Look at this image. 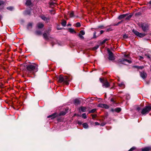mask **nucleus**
Listing matches in <instances>:
<instances>
[{"mask_svg": "<svg viewBox=\"0 0 151 151\" xmlns=\"http://www.w3.org/2000/svg\"><path fill=\"white\" fill-rule=\"evenodd\" d=\"M137 68L139 69H142L144 68L143 66H138Z\"/></svg>", "mask_w": 151, "mask_h": 151, "instance_id": "obj_44", "label": "nucleus"}, {"mask_svg": "<svg viewBox=\"0 0 151 151\" xmlns=\"http://www.w3.org/2000/svg\"><path fill=\"white\" fill-rule=\"evenodd\" d=\"M65 18L66 19H68V18L66 17V15L65 16Z\"/></svg>", "mask_w": 151, "mask_h": 151, "instance_id": "obj_57", "label": "nucleus"}, {"mask_svg": "<svg viewBox=\"0 0 151 151\" xmlns=\"http://www.w3.org/2000/svg\"><path fill=\"white\" fill-rule=\"evenodd\" d=\"M86 107L81 106L80 108L81 111L83 112H85L86 111Z\"/></svg>", "mask_w": 151, "mask_h": 151, "instance_id": "obj_18", "label": "nucleus"}, {"mask_svg": "<svg viewBox=\"0 0 151 151\" xmlns=\"http://www.w3.org/2000/svg\"><path fill=\"white\" fill-rule=\"evenodd\" d=\"M49 32L48 31L45 32L43 35L44 38L46 40H48L49 39Z\"/></svg>", "mask_w": 151, "mask_h": 151, "instance_id": "obj_8", "label": "nucleus"}, {"mask_svg": "<svg viewBox=\"0 0 151 151\" xmlns=\"http://www.w3.org/2000/svg\"><path fill=\"white\" fill-rule=\"evenodd\" d=\"M126 62H127L129 63H130L132 62L130 60L127 59H124L122 60H119L117 63L119 65L120 64H126Z\"/></svg>", "mask_w": 151, "mask_h": 151, "instance_id": "obj_4", "label": "nucleus"}, {"mask_svg": "<svg viewBox=\"0 0 151 151\" xmlns=\"http://www.w3.org/2000/svg\"><path fill=\"white\" fill-rule=\"evenodd\" d=\"M99 80H100V82L102 83H103V82H104V80L103 79L101 78H100Z\"/></svg>", "mask_w": 151, "mask_h": 151, "instance_id": "obj_43", "label": "nucleus"}, {"mask_svg": "<svg viewBox=\"0 0 151 151\" xmlns=\"http://www.w3.org/2000/svg\"><path fill=\"white\" fill-rule=\"evenodd\" d=\"M91 116H92V118L93 119H94L96 118L97 116V115L96 114H92Z\"/></svg>", "mask_w": 151, "mask_h": 151, "instance_id": "obj_36", "label": "nucleus"}, {"mask_svg": "<svg viewBox=\"0 0 151 151\" xmlns=\"http://www.w3.org/2000/svg\"><path fill=\"white\" fill-rule=\"evenodd\" d=\"M4 2L3 1L0 0V5L4 4Z\"/></svg>", "mask_w": 151, "mask_h": 151, "instance_id": "obj_40", "label": "nucleus"}, {"mask_svg": "<svg viewBox=\"0 0 151 151\" xmlns=\"http://www.w3.org/2000/svg\"><path fill=\"white\" fill-rule=\"evenodd\" d=\"M151 110V106H146L142 110L141 114H145L148 113Z\"/></svg>", "mask_w": 151, "mask_h": 151, "instance_id": "obj_3", "label": "nucleus"}, {"mask_svg": "<svg viewBox=\"0 0 151 151\" xmlns=\"http://www.w3.org/2000/svg\"><path fill=\"white\" fill-rule=\"evenodd\" d=\"M118 86L122 88H123L125 87V85L123 82H122L118 84Z\"/></svg>", "mask_w": 151, "mask_h": 151, "instance_id": "obj_17", "label": "nucleus"}, {"mask_svg": "<svg viewBox=\"0 0 151 151\" xmlns=\"http://www.w3.org/2000/svg\"><path fill=\"white\" fill-rule=\"evenodd\" d=\"M96 111V109H92L91 110L89 111L88 112V113L90 114L91 113H93L94 112Z\"/></svg>", "mask_w": 151, "mask_h": 151, "instance_id": "obj_31", "label": "nucleus"}, {"mask_svg": "<svg viewBox=\"0 0 151 151\" xmlns=\"http://www.w3.org/2000/svg\"><path fill=\"white\" fill-rule=\"evenodd\" d=\"M81 24L80 22H77L76 24V27H79L81 26Z\"/></svg>", "mask_w": 151, "mask_h": 151, "instance_id": "obj_33", "label": "nucleus"}, {"mask_svg": "<svg viewBox=\"0 0 151 151\" xmlns=\"http://www.w3.org/2000/svg\"><path fill=\"white\" fill-rule=\"evenodd\" d=\"M32 27V23H29L27 25V28L28 29H31Z\"/></svg>", "mask_w": 151, "mask_h": 151, "instance_id": "obj_24", "label": "nucleus"}, {"mask_svg": "<svg viewBox=\"0 0 151 151\" xmlns=\"http://www.w3.org/2000/svg\"><path fill=\"white\" fill-rule=\"evenodd\" d=\"M82 116L83 118L85 119H86L87 117L85 113H83L82 114Z\"/></svg>", "mask_w": 151, "mask_h": 151, "instance_id": "obj_34", "label": "nucleus"}, {"mask_svg": "<svg viewBox=\"0 0 151 151\" xmlns=\"http://www.w3.org/2000/svg\"><path fill=\"white\" fill-rule=\"evenodd\" d=\"M68 110V108H66L65 111H62L60 112L59 114L60 115H64L67 112V111Z\"/></svg>", "mask_w": 151, "mask_h": 151, "instance_id": "obj_14", "label": "nucleus"}, {"mask_svg": "<svg viewBox=\"0 0 151 151\" xmlns=\"http://www.w3.org/2000/svg\"><path fill=\"white\" fill-rule=\"evenodd\" d=\"M145 56H146L147 58L149 59H150V56L149 55H147V54H145Z\"/></svg>", "mask_w": 151, "mask_h": 151, "instance_id": "obj_41", "label": "nucleus"}, {"mask_svg": "<svg viewBox=\"0 0 151 151\" xmlns=\"http://www.w3.org/2000/svg\"><path fill=\"white\" fill-rule=\"evenodd\" d=\"M121 22H119L116 24H114V25H118L119 24L121 23Z\"/></svg>", "mask_w": 151, "mask_h": 151, "instance_id": "obj_49", "label": "nucleus"}, {"mask_svg": "<svg viewBox=\"0 0 151 151\" xmlns=\"http://www.w3.org/2000/svg\"><path fill=\"white\" fill-rule=\"evenodd\" d=\"M109 40V38H108V39H105L103 41L101 42V44H104V43L106 41Z\"/></svg>", "mask_w": 151, "mask_h": 151, "instance_id": "obj_28", "label": "nucleus"}, {"mask_svg": "<svg viewBox=\"0 0 151 151\" xmlns=\"http://www.w3.org/2000/svg\"><path fill=\"white\" fill-rule=\"evenodd\" d=\"M37 27L38 28H42L44 27V25L41 23H39L37 24Z\"/></svg>", "mask_w": 151, "mask_h": 151, "instance_id": "obj_16", "label": "nucleus"}, {"mask_svg": "<svg viewBox=\"0 0 151 151\" xmlns=\"http://www.w3.org/2000/svg\"><path fill=\"white\" fill-rule=\"evenodd\" d=\"M123 37L124 38L126 39L128 37V36L126 34H124L123 36Z\"/></svg>", "mask_w": 151, "mask_h": 151, "instance_id": "obj_38", "label": "nucleus"}, {"mask_svg": "<svg viewBox=\"0 0 151 151\" xmlns=\"http://www.w3.org/2000/svg\"><path fill=\"white\" fill-rule=\"evenodd\" d=\"M35 34L37 35H40L42 34V33L40 31H37L35 32Z\"/></svg>", "mask_w": 151, "mask_h": 151, "instance_id": "obj_29", "label": "nucleus"}, {"mask_svg": "<svg viewBox=\"0 0 151 151\" xmlns=\"http://www.w3.org/2000/svg\"><path fill=\"white\" fill-rule=\"evenodd\" d=\"M71 26V24H68L67 25V26Z\"/></svg>", "mask_w": 151, "mask_h": 151, "instance_id": "obj_56", "label": "nucleus"}, {"mask_svg": "<svg viewBox=\"0 0 151 151\" xmlns=\"http://www.w3.org/2000/svg\"><path fill=\"white\" fill-rule=\"evenodd\" d=\"M104 31L103 30H101L100 31V34H102L104 32Z\"/></svg>", "mask_w": 151, "mask_h": 151, "instance_id": "obj_53", "label": "nucleus"}, {"mask_svg": "<svg viewBox=\"0 0 151 151\" xmlns=\"http://www.w3.org/2000/svg\"><path fill=\"white\" fill-rule=\"evenodd\" d=\"M141 77L143 79L146 78L147 76V74L144 72H142L140 73Z\"/></svg>", "mask_w": 151, "mask_h": 151, "instance_id": "obj_11", "label": "nucleus"}, {"mask_svg": "<svg viewBox=\"0 0 151 151\" xmlns=\"http://www.w3.org/2000/svg\"><path fill=\"white\" fill-rule=\"evenodd\" d=\"M132 32L136 36L140 37H143L145 35V34L140 33L135 29H133Z\"/></svg>", "mask_w": 151, "mask_h": 151, "instance_id": "obj_5", "label": "nucleus"}, {"mask_svg": "<svg viewBox=\"0 0 151 151\" xmlns=\"http://www.w3.org/2000/svg\"><path fill=\"white\" fill-rule=\"evenodd\" d=\"M106 123H101L100 124V125L101 126H103L105 125Z\"/></svg>", "mask_w": 151, "mask_h": 151, "instance_id": "obj_47", "label": "nucleus"}, {"mask_svg": "<svg viewBox=\"0 0 151 151\" xmlns=\"http://www.w3.org/2000/svg\"><path fill=\"white\" fill-rule=\"evenodd\" d=\"M140 109V108L139 107H138L137 108V110L138 111H139Z\"/></svg>", "mask_w": 151, "mask_h": 151, "instance_id": "obj_48", "label": "nucleus"}, {"mask_svg": "<svg viewBox=\"0 0 151 151\" xmlns=\"http://www.w3.org/2000/svg\"><path fill=\"white\" fill-rule=\"evenodd\" d=\"M38 71L37 66L36 65L30 64L27 66V73L34 74Z\"/></svg>", "mask_w": 151, "mask_h": 151, "instance_id": "obj_1", "label": "nucleus"}, {"mask_svg": "<svg viewBox=\"0 0 151 151\" xmlns=\"http://www.w3.org/2000/svg\"><path fill=\"white\" fill-rule=\"evenodd\" d=\"M85 34V32L84 31V30H82L80 31V33L78 35V36L81 39H84V37L83 35H84Z\"/></svg>", "mask_w": 151, "mask_h": 151, "instance_id": "obj_10", "label": "nucleus"}, {"mask_svg": "<svg viewBox=\"0 0 151 151\" xmlns=\"http://www.w3.org/2000/svg\"><path fill=\"white\" fill-rule=\"evenodd\" d=\"M56 117V114H52L50 115L47 116V118H51L52 119H53Z\"/></svg>", "mask_w": 151, "mask_h": 151, "instance_id": "obj_19", "label": "nucleus"}, {"mask_svg": "<svg viewBox=\"0 0 151 151\" xmlns=\"http://www.w3.org/2000/svg\"><path fill=\"white\" fill-rule=\"evenodd\" d=\"M109 53V59L110 60H113L114 59L113 54L112 53L109 49L108 50Z\"/></svg>", "mask_w": 151, "mask_h": 151, "instance_id": "obj_7", "label": "nucleus"}, {"mask_svg": "<svg viewBox=\"0 0 151 151\" xmlns=\"http://www.w3.org/2000/svg\"><path fill=\"white\" fill-rule=\"evenodd\" d=\"M141 27L142 30L144 32H146L148 29V25L145 23H142L141 24Z\"/></svg>", "mask_w": 151, "mask_h": 151, "instance_id": "obj_6", "label": "nucleus"}, {"mask_svg": "<svg viewBox=\"0 0 151 151\" xmlns=\"http://www.w3.org/2000/svg\"><path fill=\"white\" fill-rule=\"evenodd\" d=\"M66 22L65 20H63L62 22H61V24L63 26L65 27L66 25Z\"/></svg>", "mask_w": 151, "mask_h": 151, "instance_id": "obj_22", "label": "nucleus"}, {"mask_svg": "<svg viewBox=\"0 0 151 151\" xmlns=\"http://www.w3.org/2000/svg\"><path fill=\"white\" fill-rule=\"evenodd\" d=\"M40 17L42 20H43L45 21H47V20L49 19H48L46 18V17H45L43 15L41 16Z\"/></svg>", "mask_w": 151, "mask_h": 151, "instance_id": "obj_20", "label": "nucleus"}, {"mask_svg": "<svg viewBox=\"0 0 151 151\" xmlns=\"http://www.w3.org/2000/svg\"><path fill=\"white\" fill-rule=\"evenodd\" d=\"M127 15V14H122L119 16L118 18L119 19H122L125 18Z\"/></svg>", "mask_w": 151, "mask_h": 151, "instance_id": "obj_15", "label": "nucleus"}, {"mask_svg": "<svg viewBox=\"0 0 151 151\" xmlns=\"http://www.w3.org/2000/svg\"><path fill=\"white\" fill-rule=\"evenodd\" d=\"M25 13L27 14H30V12L29 11H25Z\"/></svg>", "mask_w": 151, "mask_h": 151, "instance_id": "obj_42", "label": "nucleus"}, {"mask_svg": "<svg viewBox=\"0 0 151 151\" xmlns=\"http://www.w3.org/2000/svg\"><path fill=\"white\" fill-rule=\"evenodd\" d=\"M83 127L85 129H87L88 127V124L86 123H83Z\"/></svg>", "mask_w": 151, "mask_h": 151, "instance_id": "obj_26", "label": "nucleus"}, {"mask_svg": "<svg viewBox=\"0 0 151 151\" xmlns=\"http://www.w3.org/2000/svg\"><path fill=\"white\" fill-rule=\"evenodd\" d=\"M31 4V2L30 0H27L26 4L27 6H30Z\"/></svg>", "mask_w": 151, "mask_h": 151, "instance_id": "obj_21", "label": "nucleus"}, {"mask_svg": "<svg viewBox=\"0 0 151 151\" xmlns=\"http://www.w3.org/2000/svg\"><path fill=\"white\" fill-rule=\"evenodd\" d=\"M126 97V99H130V96L129 95H127Z\"/></svg>", "mask_w": 151, "mask_h": 151, "instance_id": "obj_46", "label": "nucleus"}, {"mask_svg": "<svg viewBox=\"0 0 151 151\" xmlns=\"http://www.w3.org/2000/svg\"><path fill=\"white\" fill-rule=\"evenodd\" d=\"M129 56V55H124V57H127V58H128Z\"/></svg>", "mask_w": 151, "mask_h": 151, "instance_id": "obj_52", "label": "nucleus"}, {"mask_svg": "<svg viewBox=\"0 0 151 151\" xmlns=\"http://www.w3.org/2000/svg\"><path fill=\"white\" fill-rule=\"evenodd\" d=\"M114 111L116 112H119L121 111V109L120 108H116L114 109Z\"/></svg>", "mask_w": 151, "mask_h": 151, "instance_id": "obj_30", "label": "nucleus"}, {"mask_svg": "<svg viewBox=\"0 0 151 151\" xmlns=\"http://www.w3.org/2000/svg\"><path fill=\"white\" fill-rule=\"evenodd\" d=\"M58 81L59 83H62L63 84L68 85V79L67 76L63 77L62 75H60L59 77Z\"/></svg>", "mask_w": 151, "mask_h": 151, "instance_id": "obj_2", "label": "nucleus"}, {"mask_svg": "<svg viewBox=\"0 0 151 151\" xmlns=\"http://www.w3.org/2000/svg\"><path fill=\"white\" fill-rule=\"evenodd\" d=\"M74 16V13L73 11H72L70 14V17H72Z\"/></svg>", "mask_w": 151, "mask_h": 151, "instance_id": "obj_32", "label": "nucleus"}, {"mask_svg": "<svg viewBox=\"0 0 151 151\" xmlns=\"http://www.w3.org/2000/svg\"><path fill=\"white\" fill-rule=\"evenodd\" d=\"M110 86L109 83L106 80H105L103 82L102 86L104 88H107Z\"/></svg>", "mask_w": 151, "mask_h": 151, "instance_id": "obj_9", "label": "nucleus"}, {"mask_svg": "<svg viewBox=\"0 0 151 151\" xmlns=\"http://www.w3.org/2000/svg\"><path fill=\"white\" fill-rule=\"evenodd\" d=\"M2 18V17L0 15V20Z\"/></svg>", "mask_w": 151, "mask_h": 151, "instance_id": "obj_59", "label": "nucleus"}, {"mask_svg": "<svg viewBox=\"0 0 151 151\" xmlns=\"http://www.w3.org/2000/svg\"><path fill=\"white\" fill-rule=\"evenodd\" d=\"M98 106L101 108H104L105 109H108L109 108V106L108 105L106 104H99L98 105Z\"/></svg>", "mask_w": 151, "mask_h": 151, "instance_id": "obj_12", "label": "nucleus"}, {"mask_svg": "<svg viewBox=\"0 0 151 151\" xmlns=\"http://www.w3.org/2000/svg\"><path fill=\"white\" fill-rule=\"evenodd\" d=\"M148 3L150 4H151V1H150L149 2H148Z\"/></svg>", "mask_w": 151, "mask_h": 151, "instance_id": "obj_58", "label": "nucleus"}, {"mask_svg": "<svg viewBox=\"0 0 151 151\" xmlns=\"http://www.w3.org/2000/svg\"><path fill=\"white\" fill-rule=\"evenodd\" d=\"M98 27L99 28H100L101 29H103L105 27H104V26L103 25H100V26H99Z\"/></svg>", "mask_w": 151, "mask_h": 151, "instance_id": "obj_39", "label": "nucleus"}, {"mask_svg": "<svg viewBox=\"0 0 151 151\" xmlns=\"http://www.w3.org/2000/svg\"><path fill=\"white\" fill-rule=\"evenodd\" d=\"M80 101L79 99H76L74 100V103L76 104H78L80 103Z\"/></svg>", "mask_w": 151, "mask_h": 151, "instance_id": "obj_25", "label": "nucleus"}, {"mask_svg": "<svg viewBox=\"0 0 151 151\" xmlns=\"http://www.w3.org/2000/svg\"><path fill=\"white\" fill-rule=\"evenodd\" d=\"M95 123L96 125H99L100 124L98 122H95Z\"/></svg>", "mask_w": 151, "mask_h": 151, "instance_id": "obj_50", "label": "nucleus"}, {"mask_svg": "<svg viewBox=\"0 0 151 151\" xmlns=\"http://www.w3.org/2000/svg\"><path fill=\"white\" fill-rule=\"evenodd\" d=\"M96 33L95 32H94V37H96L95 36L96 35Z\"/></svg>", "mask_w": 151, "mask_h": 151, "instance_id": "obj_54", "label": "nucleus"}, {"mask_svg": "<svg viewBox=\"0 0 151 151\" xmlns=\"http://www.w3.org/2000/svg\"><path fill=\"white\" fill-rule=\"evenodd\" d=\"M69 31L70 33H73L74 32L75 33H76V31L74 30L73 29L71 28H69Z\"/></svg>", "mask_w": 151, "mask_h": 151, "instance_id": "obj_27", "label": "nucleus"}, {"mask_svg": "<svg viewBox=\"0 0 151 151\" xmlns=\"http://www.w3.org/2000/svg\"><path fill=\"white\" fill-rule=\"evenodd\" d=\"M132 15L131 14H130L129 15H128L127 14V15L125 17V19L127 20H129L131 18V17H132Z\"/></svg>", "mask_w": 151, "mask_h": 151, "instance_id": "obj_23", "label": "nucleus"}, {"mask_svg": "<svg viewBox=\"0 0 151 151\" xmlns=\"http://www.w3.org/2000/svg\"><path fill=\"white\" fill-rule=\"evenodd\" d=\"M136 149V148L134 147H132L128 151H132Z\"/></svg>", "mask_w": 151, "mask_h": 151, "instance_id": "obj_35", "label": "nucleus"}, {"mask_svg": "<svg viewBox=\"0 0 151 151\" xmlns=\"http://www.w3.org/2000/svg\"><path fill=\"white\" fill-rule=\"evenodd\" d=\"M151 150V147H145L142 149V151H150Z\"/></svg>", "mask_w": 151, "mask_h": 151, "instance_id": "obj_13", "label": "nucleus"}, {"mask_svg": "<svg viewBox=\"0 0 151 151\" xmlns=\"http://www.w3.org/2000/svg\"><path fill=\"white\" fill-rule=\"evenodd\" d=\"M99 47V46H97L96 47H94L93 48V50H95L97 49Z\"/></svg>", "mask_w": 151, "mask_h": 151, "instance_id": "obj_45", "label": "nucleus"}, {"mask_svg": "<svg viewBox=\"0 0 151 151\" xmlns=\"http://www.w3.org/2000/svg\"><path fill=\"white\" fill-rule=\"evenodd\" d=\"M7 9L12 11L13 9L12 7L10 6L7 8Z\"/></svg>", "mask_w": 151, "mask_h": 151, "instance_id": "obj_37", "label": "nucleus"}, {"mask_svg": "<svg viewBox=\"0 0 151 151\" xmlns=\"http://www.w3.org/2000/svg\"><path fill=\"white\" fill-rule=\"evenodd\" d=\"M139 59L140 60H141V59L143 58V57L141 56H139Z\"/></svg>", "mask_w": 151, "mask_h": 151, "instance_id": "obj_51", "label": "nucleus"}, {"mask_svg": "<svg viewBox=\"0 0 151 151\" xmlns=\"http://www.w3.org/2000/svg\"><path fill=\"white\" fill-rule=\"evenodd\" d=\"M111 101L112 102H114V100L113 99H111Z\"/></svg>", "mask_w": 151, "mask_h": 151, "instance_id": "obj_55", "label": "nucleus"}]
</instances>
